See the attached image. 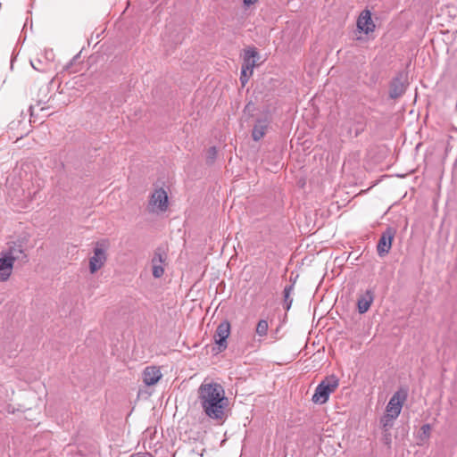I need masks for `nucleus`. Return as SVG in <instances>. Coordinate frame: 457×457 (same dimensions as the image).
Masks as SVG:
<instances>
[{"label":"nucleus","instance_id":"obj_2","mask_svg":"<svg viewBox=\"0 0 457 457\" xmlns=\"http://www.w3.org/2000/svg\"><path fill=\"white\" fill-rule=\"evenodd\" d=\"M339 380L335 375L326 377L316 387L312 395L314 403L323 404L328 402L330 394L338 386Z\"/></svg>","mask_w":457,"mask_h":457},{"label":"nucleus","instance_id":"obj_7","mask_svg":"<svg viewBox=\"0 0 457 457\" xmlns=\"http://www.w3.org/2000/svg\"><path fill=\"white\" fill-rule=\"evenodd\" d=\"M5 258H9L13 263L16 261L26 262L27 254L24 250V246L21 242H10L7 244V247L1 253Z\"/></svg>","mask_w":457,"mask_h":457},{"label":"nucleus","instance_id":"obj_19","mask_svg":"<svg viewBox=\"0 0 457 457\" xmlns=\"http://www.w3.org/2000/svg\"><path fill=\"white\" fill-rule=\"evenodd\" d=\"M269 328L268 321L265 320H261L256 326V334L260 337H263L267 335Z\"/></svg>","mask_w":457,"mask_h":457},{"label":"nucleus","instance_id":"obj_9","mask_svg":"<svg viewBox=\"0 0 457 457\" xmlns=\"http://www.w3.org/2000/svg\"><path fill=\"white\" fill-rule=\"evenodd\" d=\"M230 334V324L228 321L224 320L217 327L214 334V341L218 345L219 351H223L227 348V338Z\"/></svg>","mask_w":457,"mask_h":457},{"label":"nucleus","instance_id":"obj_22","mask_svg":"<svg viewBox=\"0 0 457 457\" xmlns=\"http://www.w3.org/2000/svg\"><path fill=\"white\" fill-rule=\"evenodd\" d=\"M152 268H153V276L156 278H161L163 273H164V268L163 266H158V265H154L152 264Z\"/></svg>","mask_w":457,"mask_h":457},{"label":"nucleus","instance_id":"obj_21","mask_svg":"<svg viewBox=\"0 0 457 457\" xmlns=\"http://www.w3.org/2000/svg\"><path fill=\"white\" fill-rule=\"evenodd\" d=\"M217 156V149L215 146H212L209 148L207 152V162L212 163Z\"/></svg>","mask_w":457,"mask_h":457},{"label":"nucleus","instance_id":"obj_14","mask_svg":"<svg viewBox=\"0 0 457 457\" xmlns=\"http://www.w3.org/2000/svg\"><path fill=\"white\" fill-rule=\"evenodd\" d=\"M406 89V86L404 82L403 81L401 77L395 78L391 84H390V89H389V96L392 99H396L400 96H402Z\"/></svg>","mask_w":457,"mask_h":457},{"label":"nucleus","instance_id":"obj_18","mask_svg":"<svg viewBox=\"0 0 457 457\" xmlns=\"http://www.w3.org/2000/svg\"><path fill=\"white\" fill-rule=\"evenodd\" d=\"M293 290H294V286L293 285H289V286H287L284 288V291H283L284 302H285L286 309L287 310L290 309L292 302H293V299L290 297V295L293 292Z\"/></svg>","mask_w":457,"mask_h":457},{"label":"nucleus","instance_id":"obj_13","mask_svg":"<svg viewBox=\"0 0 457 457\" xmlns=\"http://www.w3.org/2000/svg\"><path fill=\"white\" fill-rule=\"evenodd\" d=\"M374 300V294L371 290H367L364 294L358 297L357 308L358 312L362 314L368 312Z\"/></svg>","mask_w":457,"mask_h":457},{"label":"nucleus","instance_id":"obj_20","mask_svg":"<svg viewBox=\"0 0 457 457\" xmlns=\"http://www.w3.org/2000/svg\"><path fill=\"white\" fill-rule=\"evenodd\" d=\"M431 426L429 424H424L420 428V439L425 440L430 436Z\"/></svg>","mask_w":457,"mask_h":457},{"label":"nucleus","instance_id":"obj_8","mask_svg":"<svg viewBox=\"0 0 457 457\" xmlns=\"http://www.w3.org/2000/svg\"><path fill=\"white\" fill-rule=\"evenodd\" d=\"M395 235V229L392 227H388L382 233L377 245V251L379 256H384L389 253Z\"/></svg>","mask_w":457,"mask_h":457},{"label":"nucleus","instance_id":"obj_1","mask_svg":"<svg viewBox=\"0 0 457 457\" xmlns=\"http://www.w3.org/2000/svg\"><path fill=\"white\" fill-rule=\"evenodd\" d=\"M198 400L204 413L211 420L223 422L227 414L228 399L223 386L216 382H204L198 388Z\"/></svg>","mask_w":457,"mask_h":457},{"label":"nucleus","instance_id":"obj_6","mask_svg":"<svg viewBox=\"0 0 457 457\" xmlns=\"http://www.w3.org/2000/svg\"><path fill=\"white\" fill-rule=\"evenodd\" d=\"M168 195L162 188L156 189L149 199L150 212H163L168 209Z\"/></svg>","mask_w":457,"mask_h":457},{"label":"nucleus","instance_id":"obj_3","mask_svg":"<svg viewBox=\"0 0 457 457\" xmlns=\"http://www.w3.org/2000/svg\"><path fill=\"white\" fill-rule=\"evenodd\" d=\"M257 57L258 52L254 48H249L245 51L240 75V81L243 87L245 86L253 74Z\"/></svg>","mask_w":457,"mask_h":457},{"label":"nucleus","instance_id":"obj_5","mask_svg":"<svg viewBox=\"0 0 457 457\" xmlns=\"http://www.w3.org/2000/svg\"><path fill=\"white\" fill-rule=\"evenodd\" d=\"M407 396V389L400 388L399 390H397L390 398L386 407V413H387L389 416L393 418H397L401 413L403 405L405 403Z\"/></svg>","mask_w":457,"mask_h":457},{"label":"nucleus","instance_id":"obj_17","mask_svg":"<svg viewBox=\"0 0 457 457\" xmlns=\"http://www.w3.org/2000/svg\"><path fill=\"white\" fill-rule=\"evenodd\" d=\"M396 420V418H393L389 416L387 413H385V415L380 419V425L384 431H388L394 425V420Z\"/></svg>","mask_w":457,"mask_h":457},{"label":"nucleus","instance_id":"obj_16","mask_svg":"<svg viewBox=\"0 0 457 457\" xmlns=\"http://www.w3.org/2000/svg\"><path fill=\"white\" fill-rule=\"evenodd\" d=\"M166 253L161 248L156 249L154 252V254L152 258V264L158 265V266H163L165 260H166Z\"/></svg>","mask_w":457,"mask_h":457},{"label":"nucleus","instance_id":"obj_12","mask_svg":"<svg viewBox=\"0 0 457 457\" xmlns=\"http://www.w3.org/2000/svg\"><path fill=\"white\" fill-rule=\"evenodd\" d=\"M14 263L9 258H5L0 253V282L7 281L13 270Z\"/></svg>","mask_w":457,"mask_h":457},{"label":"nucleus","instance_id":"obj_23","mask_svg":"<svg viewBox=\"0 0 457 457\" xmlns=\"http://www.w3.org/2000/svg\"><path fill=\"white\" fill-rule=\"evenodd\" d=\"M258 0H244V4L246 5H251L256 3Z\"/></svg>","mask_w":457,"mask_h":457},{"label":"nucleus","instance_id":"obj_10","mask_svg":"<svg viewBox=\"0 0 457 457\" xmlns=\"http://www.w3.org/2000/svg\"><path fill=\"white\" fill-rule=\"evenodd\" d=\"M357 28L360 31L369 34L375 29V24L371 19V12L364 10L361 12L357 20Z\"/></svg>","mask_w":457,"mask_h":457},{"label":"nucleus","instance_id":"obj_4","mask_svg":"<svg viewBox=\"0 0 457 457\" xmlns=\"http://www.w3.org/2000/svg\"><path fill=\"white\" fill-rule=\"evenodd\" d=\"M107 245L105 242H96L93 251V256L89 259V270L91 274L98 271L107 260Z\"/></svg>","mask_w":457,"mask_h":457},{"label":"nucleus","instance_id":"obj_11","mask_svg":"<svg viewBox=\"0 0 457 457\" xmlns=\"http://www.w3.org/2000/svg\"><path fill=\"white\" fill-rule=\"evenodd\" d=\"M142 377L146 386H154L162 378V374L158 367L148 366L144 370Z\"/></svg>","mask_w":457,"mask_h":457},{"label":"nucleus","instance_id":"obj_15","mask_svg":"<svg viewBox=\"0 0 457 457\" xmlns=\"http://www.w3.org/2000/svg\"><path fill=\"white\" fill-rule=\"evenodd\" d=\"M268 123L267 120H258L256 121L252 131V137L254 141H259L264 137L267 131Z\"/></svg>","mask_w":457,"mask_h":457},{"label":"nucleus","instance_id":"obj_24","mask_svg":"<svg viewBox=\"0 0 457 457\" xmlns=\"http://www.w3.org/2000/svg\"><path fill=\"white\" fill-rule=\"evenodd\" d=\"M31 65H32V67H33L35 70H39V68H38V67H37L33 62H31Z\"/></svg>","mask_w":457,"mask_h":457}]
</instances>
